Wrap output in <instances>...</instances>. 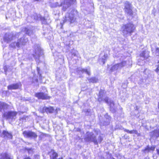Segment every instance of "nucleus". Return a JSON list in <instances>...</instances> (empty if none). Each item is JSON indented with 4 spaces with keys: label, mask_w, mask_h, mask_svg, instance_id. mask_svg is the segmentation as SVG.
<instances>
[{
    "label": "nucleus",
    "mask_w": 159,
    "mask_h": 159,
    "mask_svg": "<svg viewBox=\"0 0 159 159\" xmlns=\"http://www.w3.org/2000/svg\"><path fill=\"white\" fill-rule=\"evenodd\" d=\"M76 11L73 10L70 13L66 14L63 21L61 22V24L63 25L65 23L69 24L75 22L76 19Z\"/></svg>",
    "instance_id": "1"
},
{
    "label": "nucleus",
    "mask_w": 159,
    "mask_h": 159,
    "mask_svg": "<svg viewBox=\"0 0 159 159\" xmlns=\"http://www.w3.org/2000/svg\"><path fill=\"white\" fill-rule=\"evenodd\" d=\"M135 29L134 25L130 23L124 25L121 29L123 35L126 36L134 32Z\"/></svg>",
    "instance_id": "2"
},
{
    "label": "nucleus",
    "mask_w": 159,
    "mask_h": 159,
    "mask_svg": "<svg viewBox=\"0 0 159 159\" xmlns=\"http://www.w3.org/2000/svg\"><path fill=\"white\" fill-rule=\"evenodd\" d=\"M27 41V39L24 36L17 40L16 42L11 43L10 46L13 48H16V47L19 48L21 47L22 45H25Z\"/></svg>",
    "instance_id": "3"
},
{
    "label": "nucleus",
    "mask_w": 159,
    "mask_h": 159,
    "mask_svg": "<svg viewBox=\"0 0 159 159\" xmlns=\"http://www.w3.org/2000/svg\"><path fill=\"white\" fill-rule=\"evenodd\" d=\"M20 34L19 33L6 34L4 37V39L5 41L8 43L11 41L16 38H18L19 35Z\"/></svg>",
    "instance_id": "4"
},
{
    "label": "nucleus",
    "mask_w": 159,
    "mask_h": 159,
    "mask_svg": "<svg viewBox=\"0 0 159 159\" xmlns=\"http://www.w3.org/2000/svg\"><path fill=\"white\" fill-rule=\"evenodd\" d=\"M84 139L87 142H93L95 144H98V142L96 139L95 136L92 132H87L86 134Z\"/></svg>",
    "instance_id": "5"
},
{
    "label": "nucleus",
    "mask_w": 159,
    "mask_h": 159,
    "mask_svg": "<svg viewBox=\"0 0 159 159\" xmlns=\"http://www.w3.org/2000/svg\"><path fill=\"white\" fill-rule=\"evenodd\" d=\"M43 51L39 46H38L35 49L34 54H33V55L36 61L39 62V57L40 56L43 55Z\"/></svg>",
    "instance_id": "6"
},
{
    "label": "nucleus",
    "mask_w": 159,
    "mask_h": 159,
    "mask_svg": "<svg viewBox=\"0 0 159 159\" xmlns=\"http://www.w3.org/2000/svg\"><path fill=\"white\" fill-rule=\"evenodd\" d=\"M149 52L148 51L143 52L140 54V59L138 60V64L139 65H143V61L147 59L149 56Z\"/></svg>",
    "instance_id": "7"
},
{
    "label": "nucleus",
    "mask_w": 159,
    "mask_h": 159,
    "mask_svg": "<svg viewBox=\"0 0 159 159\" xmlns=\"http://www.w3.org/2000/svg\"><path fill=\"white\" fill-rule=\"evenodd\" d=\"M125 11L127 15L131 16L132 14L131 5L128 2L126 1L125 2Z\"/></svg>",
    "instance_id": "8"
},
{
    "label": "nucleus",
    "mask_w": 159,
    "mask_h": 159,
    "mask_svg": "<svg viewBox=\"0 0 159 159\" xmlns=\"http://www.w3.org/2000/svg\"><path fill=\"white\" fill-rule=\"evenodd\" d=\"M24 137L26 138H35L37 137V134L34 132L31 131H25L23 133Z\"/></svg>",
    "instance_id": "9"
},
{
    "label": "nucleus",
    "mask_w": 159,
    "mask_h": 159,
    "mask_svg": "<svg viewBox=\"0 0 159 159\" xmlns=\"http://www.w3.org/2000/svg\"><path fill=\"white\" fill-rule=\"evenodd\" d=\"M76 0H64L63 4V10L65 11L71 4H73Z\"/></svg>",
    "instance_id": "10"
},
{
    "label": "nucleus",
    "mask_w": 159,
    "mask_h": 159,
    "mask_svg": "<svg viewBox=\"0 0 159 159\" xmlns=\"http://www.w3.org/2000/svg\"><path fill=\"white\" fill-rule=\"evenodd\" d=\"M17 115V112L15 111H10L6 112L4 114V116H6L7 119H15Z\"/></svg>",
    "instance_id": "11"
},
{
    "label": "nucleus",
    "mask_w": 159,
    "mask_h": 159,
    "mask_svg": "<svg viewBox=\"0 0 159 159\" xmlns=\"http://www.w3.org/2000/svg\"><path fill=\"white\" fill-rule=\"evenodd\" d=\"M126 64V62L125 61H123L122 62L116 64L114 65L111 68V70H118V69H120L121 68L124 66Z\"/></svg>",
    "instance_id": "12"
},
{
    "label": "nucleus",
    "mask_w": 159,
    "mask_h": 159,
    "mask_svg": "<svg viewBox=\"0 0 159 159\" xmlns=\"http://www.w3.org/2000/svg\"><path fill=\"white\" fill-rule=\"evenodd\" d=\"M150 134L152 137L157 138L159 137V126L154 131L150 132Z\"/></svg>",
    "instance_id": "13"
},
{
    "label": "nucleus",
    "mask_w": 159,
    "mask_h": 159,
    "mask_svg": "<svg viewBox=\"0 0 159 159\" xmlns=\"http://www.w3.org/2000/svg\"><path fill=\"white\" fill-rule=\"evenodd\" d=\"M35 96L39 99H47L48 96L43 93H38L35 94Z\"/></svg>",
    "instance_id": "14"
},
{
    "label": "nucleus",
    "mask_w": 159,
    "mask_h": 159,
    "mask_svg": "<svg viewBox=\"0 0 159 159\" xmlns=\"http://www.w3.org/2000/svg\"><path fill=\"white\" fill-rule=\"evenodd\" d=\"M21 85L20 83H18L10 85L8 86V89L9 90L16 89H17Z\"/></svg>",
    "instance_id": "15"
},
{
    "label": "nucleus",
    "mask_w": 159,
    "mask_h": 159,
    "mask_svg": "<svg viewBox=\"0 0 159 159\" xmlns=\"http://www.w3.org/2000/svg\"><path fill=\"white\" fill-rule=\"evenodd\" d=\"M2 136L5 138L11 139L12 138V134L8 131L4 130L3 131Z\"/></svg>",
    "instance_id": "16"
},
{
    "label": "nucleus",
    "mask_w": 159,
    "mask_h": 159,
    "mask_svg": "<svg viewBox=\"0 0 159 159\" xmlns=\"http://www.w3.org/2000/svg\"><path fill=\"white\" fill-rule=\"evenodd\" d=\"M51 159H56L58 156L57 154L54 150H52L49 153Z\"/></svg>",
    "instance_id": "17"
},
{
    "label": "nucleus",
    "mask_w": 159,
    "mask_h": 159,
    "mask_svg": "<svg viewBox=\"0 0 159 159\" xmlns=\"http://www.w3.org/2000/svg\"><path fill=\"white\" fill-rule=\"evenodd\" d=\"M155 147L152 146L151 147L149 146H147V147L143 151L145 153H148L151 150L154 151L155 150Z\"/></svg>",
    "instance_id": "18"
},
{
    "label": "nucleus",
    "mask_w": 159,
    "mask_h": 159,
    "mask_svg": "<svg viewBox=\"0 0 159 159\" xmlns=\"http://www.w3.org/2000/svg\"><path fill=\"white\" fill-rule=\"evenodd\" d=\"M43 109L45 110L46 112L47 113H52L54 110V109L52 107H44Z\"/></svg>",
    "instance_id": "19"
},
{
    "label": "nucleus",
    "mask_w": 159,
    "mask_h": 159,
    "mask_svg": "<svg viewBox=\"0 0 159 159\" xmlns=\"http://www.w3.org/2000/svg\"><path fill=\"white\" fill-rule=\"evenodd\" d=\"M8 105L6 103L3 102H0V110L2 109L7 108L8 107Z\"/></svg>",
    "instance_id": "20"
},
{
    "label": "nucleus",
    "mask_w": 159,
    "mask_h": 159,
    "mask_svg": "<svg viewBox=\"0 0 159 159\" xmlns=\"http://www.w3.org/2000/svg\"><path fill=\"white\" fill-rule=\"evenodd\" d=\"M124 131L130 134H137L138 133L137 131L136 130H129L128 129H125Z\"/></svg>",
    "instance_id": "21"
},
{
    "label": "nucleus",
    "mask_w": 159,
    "mask_h": 159,
    "mask_svg": "<svg viewBox=\"0 0 159 159\" xmlns=\"http://www.w3.org/2000/svg\"><path fill=\"white\" fill-rule=\"evenodd\" d=\"M89 82L94 83L97 82L98 81V80L95 77H93L89 79Z\"/></svg>",
    "instance_id": "22"
},
{
    "label": "nucleus",
    "mask_w": 159,
    "mask_h": 159,
    "mask_svg": "<svg viewBox=\"0 0 159 159\" xmlns=\"http://www.w3.org/2000/svg\"><path fill=\"white\" fill-rule=\"evenodd\" d=\"M25 32L27 34L29 35H30L32 33V31L29 29H28L27 28H25L24 30Z\"/></svg>",
    "instance_id": "23"
},
{
    "label": "nucleus",
    "mask_w": 159,
    "mask_h": 159,
    "mask_svg": "<svg viewBox=\"0 0 159 159\" xmlns=\"http://www.w3.org/2000/svg\"><path fill=\"white\" fill-rule=\"evenodd\" d=\"M62 3H61L60 4H59L58 2H56L54 3L53 4V7H61L62 5Z\"/></svg>",
    "instance_id": "24"
},
{
    "label": "nucleus",
    "mask_w": 159,
    "mask_h": 159,
    "mask_svg": "<svg viewBox=\"0 0 159 159\" xmlns=\"http://www.w3.org/2000/svg\"><path fill=\"white\" fill-rule=\"evenodd\" d=\"M82 72L83 73L88 74L89 75L90 74V70H82Z\"/></svg>",
    "instance_id": "25"
},
{
    "label": "nucleus",
    "mask_w": 159,
    "mask_h": 159,
    "mask_svg": "<svg viewBox=\"0 0 159 159\" xmlns=\"http://www.w3.org/2000/svg\"><path fill=\"white\" fill-rule=\"evenodd\" d=\"M102 140L103 138L101 136H100L98 137V142L101 143Z\"/></svg>",
    "instance_id": "26"
},
{
    "label": "nucleus",
    "mask_w": 159,
    "mask_h": 159,
    "mask_svg": "<svg viewBox=\"0 0 159 159\" xmlns=\"http://www.w3.org/2000/svg\"><path fill=\"white\" fill-rule=\"evenodd\" d=\"M110 107L112 108L114 105V102L113 101H112V102H110Z\"/></svg>",
    "instance_id": "27"
},
{
    "label": "nucleus",
    "mask_w": 159,
    "mask_h": 159,
    "mask_svg": "<svg viewBox=\"0 0 159 159\" xmlns=\"http://www.w3.org/2000/svg\"><path fill=\"white\" fill-rule=\"evenodd\" d=\"M33 81L34 82H36L38 83V80L37 78H35V77H34V78L33 79Z\"/></svg>",
    "instance_id": "28"
},
{
    "label": "nucleus",
    "mask_w": 159,
    "mask_h": 159,
    "mask_svg": "<svg viewBox=\"0 0 159 159\" xmlns=\"http://www.w3.org/2000/svg\"><path fill=\"white\" fill-rule=\"evenodd\" d=\"M156 51L157 53L159 54V48H156Z\"/></svg>",
    "instance_id": "29"
},
{
    "label": "nucleus",
    "mask_w": 159,
    "mask_h": 159,
    "mask_svg": "<svg viewBox=\"0 0 159 159\" xmlns=\"http://www.w3.org/2000/svg\"><path fill=\"white\" fill-rule=\"evenodd\" d=\"M157 67L156 69V70H159V62L157 63Z\"/></svg>",
    "instance_id": "30"
},
{
    "label": "nucleus",
    "mask_w": 159,
    "mask_h": 159,
    "mask_svg": "<svg viewBox=\"0 0 159 159\" xmlns=\"http://www.w3.org/2000/svg\"><path fill=\"white\" fill-rule=\"evenodd\" d=\"M24 159H31L29 157H26L24 158Z\"/></svg>",
    "instance_id": "31"
},
{
    "label": "nucleus",
    "mask_w": 159,
    "mask_h": 159,
    "mask_svg": "<svg viewBox=\"0 0 159 159\" xmlns=\"http://www.w3.org/2000/svg\"><path fill=\"white\" fill-rule=\"evenodd\" d=\"M102 62L103 63V64H104L105 63V60L104 59H102Z\"/></svg>",
    "instance_id": "32"
},
{
    "label": "nucleus",
    "mask_w": 159,
    "mask_h": 159,
    "mask_svg": "<svg viewBox=\"0 0 159 159\" xmlns=\"http://www.w3.org/2000/svg\"><path fill=\"white\" fill-rule=\"evenodd\" d=\"M107 54L106 55H104V58L106 59L107 57Z\"/></svg>",
    "instance_id": "33"
},
{
    "label": "nucleus",
    "mask_w": 159,
    "mask_h": 159,
    "mask_svg": "<svg viewBox=\"0 0 159 159\" xmlns=\"http://www.w3.org/2000/svg\"><path fill=\"white\" fill-rule=\"evenodd\" d=\"M157 153L159 155V149H157Z\"/></svg>",
    "instance_id": "34"
},
{
    "label": "nucleus",
    "mask_w": 159,
    "mask_h": 159,
    "mask_svg": "<svg viewBox=\"0 0 159 159\" xmlns=\"http://www.w3.org/2000/svg\"><path fill=\"white\" fill-rule=\"evenodd\" d=\"M105 102H107V103H108V99H106L105 100Z\"/></svg>",
    "instance_id": "35"
},
{
    "label": "nucleus",
    "mask_w": 159,
    "mask_h": 159,
    "mask_svg": "<svg viewBox=\"0 0 159 159\" xmlns=\"http://www.w3.org/2000/svg\"><path fill=\"white\" fill-rule=\"evenodd\" d=\"M145 159H149V158L148 157L145 158Z\"/></svg>",
    "instance_id": "36"
},
{
    "label": "nucleus",
    "mask_w": 159,
    "mask_h": 159,
    "mask_svg": "<svg viewBox=\"0 0 159 159\" xmlns=\"http://www.w3.org/2000/svg\"><path fill=\"white\" fill-rule=\"evenodd\" d=\"M73 55H74V56H75V55H76V54H74V53H73Z\"/></svg>",
    "instance_id": "37"
},
{
    "label": "nucleus",
    "mask_w": 159,
    "mask_h": 159,
    "mask_svg": "<svg viewBox=\"0 0 159 159\" xmlns=\"http://www.w3.org/2000/svg\"><path fill=\"white\" fill-rule=\"evenodd\" d=\"M110 159H115L113 157H111Z\"/></svg>",
    "instance_id": "38"
},
{
    "label": "nucleus",
    "mask_w": 159,
    "mask_h": 159,
    "mask_svg": "<svg viewBox=\"0 0 159 159\" xmlns=\"http://www.w3.org/2000/svg\"><path fill=\"white\" fill-rule=\"evenodd\" d=\"M34 1H39V0H33Z\"/></svg>",
    "instance_id": "39"
},
{
    "label": "nucleus",
    "mask_w": 159,
    "mask_h": 159,
    "mask_svg": "<svg viewBox=\"0 0 159 159\" xmlns=\"http://www.w3.org/2000/svg\"><path fill=\"white\" fill-rule=\"evenodd\" d=\"M157 71V73H158V71L159 70H156Z\"/></svg>",
    "instance_id": "40"
},
{
    "label": "nucleus",
    "mask_w": 159,
    "mask_h": 159,
    "mask_svg": "<svg viewBox=\"0 0 159 159\" xmlns=\"http://www.w3.org/2000/svg\"><path fill=\"white\" fill-rule=\"evenodd\" d=\"M101 91H100V92H99V95H100V94H101Z\"/></svg>",
    "instance_id": "41"
},
{
    "label": "nucleus",
    "mask_w": 159,
    "mask_h": 159,
    "mask_svg": "<svg viewBox=\"0 0 159 159\" xmlns=\"http://www.w3.org/2000/svg\"><path fill=\"white\" fill-rule=\"evenodd\" d=\"M37 72H38V73H39V72L38 71V70H37Z\"/></svg>",
    "instance_id": "42"
},
{
    "label": "nucleus",
    "mask_w": 159,
    "mask_h": 159,
    "mask_svg": "<svg viewBox=\"0 0 159 159\" xmlns=\"http://www.w3.org/2000/svg\"><path fill=\"white\" fill-rule=\"evenodd\" d=\"M98 100H99V101H100V99H99H99H98Z\"/></svg>",
    "instance_id": "43"
},
{
    "label": "nucleus",
    "mask_w": 159,
    "mask_h": 159,
    "mask_svg": "<svg viewBox=\"0 0 159 159\" xmlns=\"http://www.w3.org/2000/svg\"><path fill=\"white\" fill-rule=\"evenodd\" d=\"M37 70H39V69L38 68V69H37Z\"/></svg>",
    "instance_id": "44"
}]
</instances>
